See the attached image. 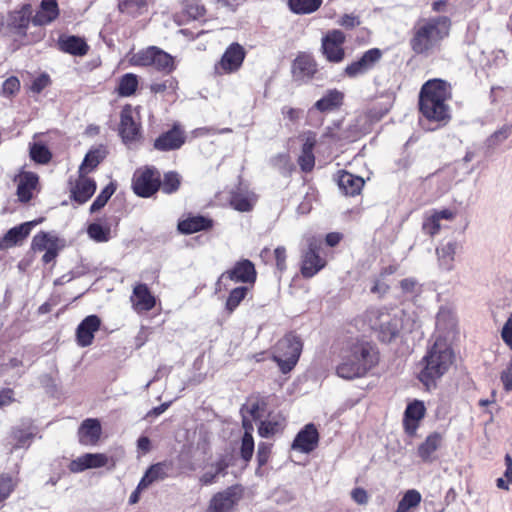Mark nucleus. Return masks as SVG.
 Masks as SVG:
<instances>
[{
  "mask_svg": "<svg viewBox=\"0 0 512 512\" xmlns=\"http://www.w3.org/2000/svg\"><path fill=\"white\" fill-rule=\"evenodd\" d=\"M378 362L379 353L375 346L365 341L348 342L341 348L336 373L346 380L362 378Z\"/></svg>",
  "mask_w": 512,
  "mask_h": 512,
  "instance_id": "obj_1",
  "label": "nucleus"
},
{
  "mask_svg": "<svg viewBox=\"0 0 512 512\" xmlns=\"http://www.w3.org/2000/svg\"><path fill=\"white\" fill-rule=\"evenodd\" d=\"M455 355L449 341L437 336L428 347L422 359L419 380L428 388L435 387L436 381L445 375L454 363Z\"/></svg>",
  "mask_w": 512,
  "mask_h": 512,
  "instance_id": "obj_2",
  "label": "nucleus"
},
{
  "mask_svg": "<svg viewBox=\"0 0 512 512\" xmlns=\"http://www.w3.org/2000/svg\"><path fill=\"white\" fill-rule=\"evenodd\" d=\"M451 97V86L442 79L428 80L421 88L419 108L425 118L446 123L450 119L447 101Z\"/></svg>",
  "mask_w": 512,
  "mask_h": 512,
  "instance_id": "obj_3",
  "label": "nucleus"
},
{
  "mask_svg": "<svg viewBox=\"0 0 512 512\" xmlns=\"http://www.w3.org/2000/svg\"><path fill=\"white\" fill-rule=\"evenodd\" d=\"M450 19L437 16L418 20L412 30L410 46L416 54L429 55L449 35Z\"/></svg>",
  "mask_w": 512,
  "mask_h": 512,
  "instance_id": "obj_4",
  "label": "nucleus"
},
{
  "mask_svg": "<svg viewBox=\"0 0 512 512\" xmlns=\"http://www.w3.org/2000/svg\"><path fill=\"white\" fill-rule=\"evenodd\" d=\"M366 320L370 328L377 333L378 339L387 343L395 339L403 327L400 310L372 308L367 311Z\"/></svg>",
  "mask_w": 512,
  "mask_h": 512,
  "instance_id": "obj_5",
  "label": "nucleus"
},
{
  "mask_svg": "<svg viewBox=\"0 0 512 512\" xmlns=\"http://www.w3.org/2000/svg\"><path fill=\"white\" fill-rule=\"evenodd\" d=\"M303 348L301 339L294 333H288L278 340L272 359L283 374L289 373L297 364Z\"/></svg>",
  "mask_w": 512,
  "mask_h": 512,
  "instance_id": "obj_6",
  "label": "nucleus"
},
{
  "mask_svg": "<svg viewBox=\"0 0 512 512\" xmlns=\"http://www.w3.org/2000/svg\"><path fill=\"white\" fill-rule=\"evenodd\" d=\"M131 63L142 67L153 66L164 73H170L175 68L173 57L156 46H150L135 53Z\"/></svg>",
  "mask_w": 512,
  "mask_h": 512,
  "instance_id": "obj_7",
  "label": "nucleus"
},
{
  "mask_svg": "<svg viewBox=\"0 0 512 512\" xmlns=\"http://www.w3.org/2000/svg\"><path fill=\"white\" fill-rule=\"evenodd\" d=\"M160 185V173L153 167L137 169L132 178V189L139 197H151L160 189Z\"/></svg>",
  "mask_w": 512,
  "mask_h": 512,
  "instance_id": "obj_8",
  "label": "nucleus"
},
{
  "mask_svg": "<svg viewBox=\"0 0 512 512\" xmlns=\"http://www.w3.org/2000/svg\"><path fill=\"white\" fill-rule=\"evenodd\" d=\"M256 278V271L254 265L249 260H242L237 262L230 270L223 272L216 282V291L227 289L229 281L235 283L254 282Z\"/></svg>",
  "mask_w": 512,
  "mask_h": 512,
  "instance_id": "obj_9",
  "label": "nucleus"
},
{
  "mask_svg": "<svg viewBox=\"0 0 512 512\" xmlns=\"http://www.w3.org/2000/svg\"><path fill=\"white\" fill-rule=\"evenodd\" d=\"M241 498L242 491L238 486L228 487L210 499L205 512H232Z\"/></svg>",
  "mask_w": 512,
  "mask_h": 512,
  "instance_id": "obj_10",
  "label": "nucleus"
},
{
  "mask_svg": "<svg viewBox=\"0 0 512 512\" xmlns=\"http://www.w3.org/2000/svg\"><path fill=\"white\" fill-rule=\"evenodd\" d=\"M345 34L338 29L329 31L322 38V52L329 62L339 63L345 57L343 44L345 43Z\"/></svg>",
  "mask_w": 512,
  "mask_h": 512,
  "instance_id": "obj_11",
  "label": "nucleus"
},
{
  "mask_svg": "<svg viewBox=\"0 0 512 512\" xmlns=\"http://www.w3.org/2000/svg\"><path fill=\"white\" fill-rule=\"evenodd\" d=\"M326 264L321 256V242L316 239L309 240L308 250L302 259L301 273L304 277L310 278L317 274Z\"/></svg>",
  "mask_w": 512,
  "mask_h": 512,
  "instance_id": "obj_12",
  "label": "nucleus"
},
{
  "mask_svg": "<svg viewBox=\"0 0 512 512\" xmlns=\"http://www.w3.org/2000/svg\"><path fill=\"white\" fill-rule=\"evenodd\" d=\"M246 52L239 43L230 44L215 69L218 74H230L238 71L243 64Z\"/></svg>",
  "mask_w": 512,
  "mask_h": 512,
  "instance_id": "obj_13",
  "label": "nucleus"
},
{
  "mask_svg": "<svg viewBox=\"0 0 512 512\" xmlns=\"http://www.w3.org/2000/svg\"><path fill=\"white\" fill-rule=\"evenodd\" d=\"M381 57L382 51L380 49H369L358 60L352 62L345 68V74L350 78L364 75L374 68Z\"/></svg>",
  "mask_w": 512,
  "mask_h": 512,
  "instance_id": "obj_14",
  "label": "nucleus"
},
{
  "mask_svg": "<svg viewBox=\"0 0 512 512\" xmlns=\"http://www.w3.org/2000/svg\"><path fill=\"white\" fill-rule=\"evenodd\" d=\"M457 327V318L454 311L447 307L442 306L436 316V331L433 339L442 335L449 341V337L455 333Z\"/></svg>",
  "mask_w": 512,
  "mask_h": 512,
  "instance_id": "obj_15",
  "label": "nucleus"
},
{
  "mask_svg": "<svg viewBox=\"0 0 512 512\" xmlns=\"http://www.w3.org/2000/svg\"><path fill=\"white\" fill-rule=\"evenodd\" d=\"M101 320L97 315H89L84 318L76 329V341L80 347L90 346L94 334L100 328Z\"/></svg>",
  "mask_w": 512,
  "mask_h": 512,
  "instance_id": "obj_16",
  "label": "nucleus"
},
{
  "mask_svg": "<svg viewBox=\"0 0 512 512\" xmlns=\"http://www.w3.org/2000/svg\"><path fill=\"white\" fill-rule=\"evenodd\" d=\"M319 441V434L314 424H307L296 435L292 448L303 453H310L313 451Z\"/></svg>",
  "mask_w": 512,
  "mask_h": 512,
  "instance_id": "obj_17",
  "label": "nucleus"
},
{
  "mask_svg": "<svg viewBox=\"0 0 512 512\" xmlns=\"http://www.w3.org/2000/svg\"><path fill=\"white\" fill-rule=\"evenodd\" d=\"M96 183L93 179L86 176L85 173H79V177L72 184L70 192L71 199L78 204L86 203L95 193Z\"/></svg>",
  "mask_w": 512,
  "mask_h": 512,
  "instance_id": "obj_18",
  "label": "nucleus"
},
{
  "mask_svg": "<svg viewBox=\"0 0 512 512\" xmlns=\"http://www.w3.org/2000/svg\"><path fill=\"white\" fill-rule=\"evenodd\" d=\"M130 300L137 313L150 311L156 304V298L144 283H139L133 288Z\"/></svg>",
  "mask_w": 512,
  "mask_h": 512,
  "instance_id": "obj_19",
  "label": "nucleus"
},
{
  "mask_svg": "<svg viewBox=\"0 0 512 512\" xmlns=\"http://www.w3.org/2000/svg\"><path fill=\"white\" fill-rule=\"evenodd\" d=\"M40 221H28L9 229L0 239V249L10 248L20 244Z\"/></svg>",
  "mask_w": 512,
  "mask_h": 512,
  "instance_id": "obj_20",
  "label": "nucleus"
},
{
  "mask_svg": "<svg viewBox=\"0 0 512 512\" xmlns=\"http://www.w3.org/2000/svg\"><path fill=\"white\" fill-rule=\"evenodd\" d=\"M108 463V457L102 453H86L72 460L69 470L72 473H80L87 469L100 468Z\"/></svg>",
  "mask_w": 512,
  "mask_h": 512,
  "instance_id": "obj_21",
  "label": "nucleus"
},
{
  "mask_svg": "<svg viewBox=\"0 0 512 512\" xmlns=\"http://www.w3.org/2000/svg\"><path fill=\"white\" fill-rule=\"evenodd\" d=\"M119 134L125 143L136 140L139 135V125L133 119L131 106H125L120 114Z\"/></svg>",
  "mask_w": 512,
  "mask_h": 512,
  "instance_id": "obj_22",
  "label": "nucleus"
},
{
  "mask_svg": "<svg viewBox=\"0 0 512 512\" xmlns=\"http://www.w3.org/2000/svg\"><path fill=\"white\" fill-rule=\"evenodd\" d=\"M257 202V195L246 189L238 187L231 192L230 205L239 212L251 211Z\"/></svg>",
  "mask_w": 512,
  "mask_h": 512,
  "instance_id": "obj_23",
  "label": "nucleus"
},
{
  "mask_svg": "<svg viewBox=\"0 0 512 512\" xmlns=\"http://www.w3.org/2000/svg\"><path fill=\"white\" fill-rule=\"evenodd\" d=\"M184 141L183 132L177 126H174L155 140L154 147L159 151H170L180 148Z\"/></svg>",
  "mask_w": 512,
  "mask_h": 512,
  "instance_id": "obj_24",
  "label": "nucleus"
},
{
  "mask_svg": "<svg viewBox=\"0 0 512 512\" xmlns=\"http://www.w3.org/2000/svg\"><path fill=\"white\" fill-rule=\"evenodd\" d=\"M101 424L98 419L88 418L84 420L79 429V441L83 445H95L101 436Z\"/></svg>",
  "mask_w": 512,
  "mask_h": 512,
  "instance_id": "obj_25",
  "label": "nucleus"
},
{
  "mask_svg": "<svg viewBox=\"0 0 512 512\" xmlns=\"http://www.w3.org/2000/svg\"><path fill=\"white\" fill-rule=\"evenodd\" d=\"M59 15L57 0H42L39 10L32 18L36 26H44L53 22Z\"/></svg>",
  "mask_w": 512,
  "mask_h": 512,
  "instance_id": "obj_26",
  "label": "nucleus"
},
{
  "mask_svg": "<svg viewBox=\"0 0 512 512\" xmlns=\"http://www.w3.org/2000/svg\"><path fill=\"white\" fill-rule=\"evenodd\" d=\"M337 182L340 191L347 196L358 195L364 186L363 178L347 171L339 173Z\"/></svg>",
  "mask_w": 512,
  "mask_h": 512,
  "instance_id": "obj_27",
  "label": "nucleus"
},
{
  "mask_svg": "<svg viewBox=\"0 0 512 512\" xmlns=\"http://www.w3.org/2000/svg\"><path fill=\"white\" fill-rule=\"evenodd\" d=\"M170 469L171 464L166 461L151 465L140 480V488H148L153 483L166 479Z\"/></svg>",
  "mask_w": 512,
  "mask_h": 512,
  "instance_id": "obj_28",
  "label": "nucleus"
},
{
  "mask_svg": "<svg viewBox=\"0 0 512 512\" xmlns=\"http://www.w3.org/2000/svg\"><path fill=\"white\" fill-rule=\"evenodd\" d=\"M38 180V175L33 172H24L19 176L17 196L21 202L25 203L31 200Z\"/></svg>",
  "mask_w": 512,
  "mask_h": 512,
  "instance_id": "obj_29",
  "label": "nucleus"
},
{
  "mask_svg": "<svg viewBox=\"0 0 512 512\" xmlns=\"http://www.w3.org/2000/svg\"><path fill=\"white\" fill-rule=\"evenodd\" d=\"M58 45L61 51L74 56H84L89 49L84 39L74 35L61 36Z\"/></svg>",
  "mask_w": 512,
  "mask_h": 512,
  "instance_id": "obj_30",
  "label": "nucleus"
},
{
  "mask_svg": "<svg viewBox=\"0 0 512 512\" xmlns=\"http://www.w3.org/2000/svg\"><path fill=\"white\" fill-rule=\"evenodd\" d=\"M425 407L421 401L410 403L405 410L404 425L407 433L414 434L418 422L424 417Z\"/></svg>",
  "mask_w": 512,
  "mask_h": 512,
  "instance_id": "obj_31",
  "label": "nucleus"
},
{
  "mask_svg": "<svg viewBox=\"0 0 512 512\" xmlns=\"http://www.w3.org/2000/svg\"><path fill=\"white\" fill-rule=\"evenodd\" d=\"M213 221L204 216H192L178 223V230L182 234H193L202 230H208L212 227Z\"/></svg>",
  "mask_w": 512,
  "mask_h": 512,
  "instance_id": "obj_32",
  "label": "nucleus"
},
{
  "mask_svg": "<svg viewBox=\"0 0 512 512\" xmlns=\"http://www.w3.org/2000/svg\"><path fill=\"white\" fill-rule=\"evenodd\" d=\"M344 95L337 89L328 90L321 99L316 101L314 108L320 112H330L342 105Z\"/></svg>",
  "mask_w": 512,
  "mask_h": 512,
  "instance_id": "obj_33",
  "label": "nucleus"
},
{
  "mask_svg": "<svg viewBox=\"0 0 512 512\" xmlns=\"http://www.w3.org/2000/svg\"><path fill=\"white\" fill-rule=\"evenodd\" d=\"M458 248L456 241H448L436 249L440 266L445 270L453 268L454 256Z\"/></svg>",
  "mask_w": 512,
  "mask_h": 512,
  "instance_id": "obj_34",
  "label": "nucleus"
},
{
  "mask_svg": "<svg viewBox=\"0 0 512 512\" xmlns=\"http://www.w3.org/2000/svg\"><path fill=\"white\" fill-rule=\"evenodd\" d=\"M442 442L441 434L434 432L430 434L426 440L419 445L418 455L424 462H431L433 460L432 455L440 447Z\"/></svg>",
  "mask_w": 512,
  "mask_h": 512,
  "instance_id": "obj_35",
  "label": "nucleus"
},
{
  "mask_svg": "<svg viewBox=\"0 0 512 512\" xmlns=\"http://www.w3.org/2000/svg\"><path fill=\"white\" fill-rule=\"evenodd\" d=\"M293 69L295 75L310 78L316 72V63L309 55H299L294 61Z\"/></svg>",
  "mask_w": 512,
  "mask_h": 512,
  "instance_id": "obj_36",
  "label": "nucleus"
},
{
  "mask_svg": "<svg viewBox=\"0 0 512 512\" xmlns=\"http://www.w3.org/2000/svg\"><path fill=\"white\" fill-rule=\"evenodd\" d=\"M105 156L106 151L105 148L102 146L90 150L84 157V160L79 167V173L88 174L100 164V162L105 158Z\"/></svg>",
  "mask_w": 512,
  "mask_h": 512,
  "instance_id": "obj_37",
  "label": "nucleus"
},
{
  "mask_svg": "<svg viewBox=\"0 0 512 512\" xmlns=\"http://www.w3.org/2000/svg\"><path fill=\"white\" fill-rule=\"evenodd\" d=\"M87 234L96 243H106L112 238L110 226L100 223H91L87 227Z\"/></svg>",
  "mask_w": 512,
  "mask_h": 512,
  "instance_id": "obj_38",
  "label": "nucleus"
},
{
  "mask_svg": "<svg viewBox=\"0 0 512 512\" xmlns=\"http://www.w3.org/2000/svg\"><path fill=\"white\" fill-rule=\"evenodd\" d=\"M138 87V78L133 73L124 74L118 83L116 89L117 93L121 97H129L135 93Z\"/></svg>",
  "mask_w": 512,
  "mask_h": 512,
  "instance_id": "obj_39",
  "label": "nucleus"
},
{
  "mask_svg": "<svg viewBox=\"0 0 512 512\" xmlns=\"http://www.w3.org/2000/svg\"><path fill=\"white\" fill-rule=\"evenodd\" d=\"M322 4V0H288L290 10L295 14H310Z\"/></svg>",
  "mask_w": 512,
  "mask_h": 512,
  "instance_id": "obj_40",
  "label": "nucleus"
},
{
  "mask_svg": "<svg viewBox=\"0 0 512 512\" xmlns=\"http://www.w3.org/2000/svg\"><path fill=\"white\" fill-rule=\"evenodd\" d=\"M147 8V0H119L118 9L121 13L136 17Z\"/></svg>",
  "mask_w": 512,
  "mask_h": 512,
  "instance_id": "obj_41",
  "label": "nucleus"
},
{
  "mask_svg": "<svg viewBox=\"0 0 512 512\" xmlns=\"http://www.w3.org/2000/svg\"><path fill=\"white\" fill-rule=\"evenodd\" d=\"M422 500L419 491L410 489L405 492L402 499L399 501L396 512H409L410 509L417 507Z\"/></svg>",
  "mask_w": 512,
  "mask_h": 512,
  "instance_id": "obj_42",
  "label": "nucleus"
},
{
  "mask_svg": "<svg viewBox=\"0 0 512 512\" xmlns=\"http://www.w3.org/2000/svg\"><path fill=\"white\" fill-rule=\"evenodd\" d=\"M226 468L227 464L222 460L212 464L200 477V482L203 485L213 484L219 475L225 474Z\"/></svg>",
  "mask_w": 512,
  "mask_h": 512,
  "instance_id": "obj_43",
  "label": "nucleus"
},
{
  "mask_svg": "<svg viewBox=\"0 0 512 512\" xmlns=\"http://www.w3.org/2000/svg\"><path fill=\"white\" fill-rule=\"evenodd\" d=\"M283 428L284 424L282 420L273 419L261 421L258 427V433L261 437L269 438L281 432Z\"/></svg>",
  "mask_w": 512,
  "mask_h": 512,
  "instance_id": "obj_44",
  "label": "nucleus"
},
{
  "mask_svg": "<svg viewBox=\"0 0 512 512\" xmlns=\"http://www.w3.org/2000/svg\"><path fill=\"white\" fill-rule=\"evenodd\" d=\"M248 292V288L245 286H240L231 290L225 308L231 314L239 304L244 300Z\"/></svg>",
  "mask_w": 512,
  "mask_h": 512,
  "instance_id": "obj_45",
  "label": "nucleus"
},
{
  "mask_svg": "<svg viewBox=\"0 0 512 512\" xmlns=\"http://www.w3.org/2000/svg\"><path fill=\"white\" fill-rule=\"evenodd\" d=\"M241 411H246L254 420H258L265 414L266 401L263 398L251 399L247 406H244Z\"/></svg>",
  "mask_w": 512,
  "mask_h": 512,
  "instance_id": "obj_46",
  "label": "nucleus"
},
{
  "mask_svg": "<svg viewBox=\"0 0 512 512\" xmlns=\"http://www.w3.org/2000/svg\"><path fill=\"white\" fill-rule=\"evenodd\" d=\"M55 245L56 241L50 234L40 232L33 237L31 246L34 251H43Z\"/></svg>",
  "mask_w": 512,
  "mask_h": 512,
  "instance_id": "obj_47",
  "label": "nucleus"
},
{
  "mask_svg": "<svg viewBox=\"0 0 512 512\" xmlns=\"http://www.w3.org/2000/svg\"><path fill=\"white\" fill-rule=\"evenodd\" d=\"M115 192V187L112 183L107 185L100 194L96 197V199L93 201V203L90 206V212L95 213L101 208H103L108 200L111 198V196Z\"/></svg>",
  "mask_w": 512,
  "mask_h": 512,
  "instance_id": "obj_48",
  "label": "nucleus"
},
{
  "mask_svg": "<svg viewBox=\"0 0 512 512\" xmlns=\"http://www.w3.org/2000/svg\"><path fill=\"white\" fill-rule=\"evenodd\" d=\"M30 157L37 163L46 164L51 159V153L45 145L34 143L30 147Z\"/></svg>",
  "mask_w": 512,
  "mask_h": 512,
  "instance_id": "obj_49",
  "label": "nucleus"
},
{
  "mask_svg": "<svg viewBox=\"0 0 512 512\" xmlns=\"http://www.w3.org/2000/svg\"><path fill=\"white\" fill-rule=\"evenodd\" d=\"M180 176L176 172H168L164 174L163 181L160 188L165 194H172L176 192L180 186Z\"/></svg>",
  "mask_w": 512,
  "mask_h": 512,
  "instance_id": "obj_50",
  "label": "nucleus"
},
{
  "mask_svg": "<svg viewBox=\"0 0 512 512\" xmlns=\"http://www.w3.org/2000/svg\"><path fill=\"white\" fill-rule=\"evenodd\" d=\"M16 487L15 479L8 474H0V502L6 500Z\"/></svg>",
  "mask_w": 512,
  "mask_h": 512,
  "instance_id": "obj_51",
  "label": "nucleus"
},
{
  "mask_svg": "<svg viewBox=\"0 0 512 512\" xmlns=\"http://www.w3.org/2000/svg\"><path fill=\"white\" fill-rule=\"evenodd\" d=\"M205 11L204 6L197 0H189L185 4L183 12L188 19L197 20L204 16Z\"/></svg>",
  "mask_w": 512,
  "mask_h": 512,
  "instance_id": "obj_52",
  "label": "nucleus"
},
{
  "mask_svg": "<svg viewBox=\"0 0 512 512\" xmlns=\"http://www.w3.org/2000/svg\"><path fill=\"white\" fill-rule=\"evenodd\" d=\"M254 452V439L250 431L244 432L241 441L240 454L241 458L248 462L251 460Z\"/></svg>",
  "mask_w": 512,
  "mask_h": 512,
  "instance_id": "obj_53",
  "label": "nucleus"
},
{
  "mask_svg": "<svg viewBox=\"0 0 512 512\" xmlns=\"http://www.w3.org/2000/svg\"><path fill=\"white\" fill-rule=\"evenodd\" d=\"M441 229V224L437 216L431 211V213L427 214L424 218L422 224V230L425 234L430 236L436 235Z\"/></svg>",
  "mask_w": 512,
  "mask_h": 512,
  "instance_id": "obj_54",
  "label": "nucleus"
},
{
  "mask_svg": "<svg viewBox=\"0 0 512 512\" xmlns=\"http://www.w3.org/2000/svg\"><path fill=\"white\" fill-rule=\"evenodd\" d=\"M512 125H504L496 130L486 141L488 147H495L505 141L511 134Z\"/></svg>",
  "mask_w": 512,
  "mask_h": 512,
  "instance_id": "obj_55",
  "label": "nucleus"
},
{
  "mask_svg": "<svg viewBox=\"0 0 512 512\" xmlns=\"http://www.w3.org/2000/svg\"><path fill=\"white\" fill-rule=\"evenodd\" d=\"M337 24L347 30H351L358 27L361 24V20L355 14H344L337 20Z\"/></svg>",
  "mask_w": 512,
  "mask_h": 512,
  "instance_id": "obj_56",
  "label": "nucleus"
},
{
  "mask_svg": "<svg viewBox=\"0 0 512 512\" xmlns=\"http://www.w3.org/2000/svg\"><path fill=\"white\" fill-rule=\"evenodd\" d=\"M51 83L50 77L48 74H41L38 77H36L31 84V91L33 93H41L46 87H48Z\"/></svg>",
  "mask_w": 512,
  "mask_h": 512,
  "instance_id": "obj_57",
  "label": "nucleus"
},
{
  "mask_svg": "<svg viewBox=\"0 0 512 512\" xmlns=\"http://www.w3.org/2000/svg\"><path fill=\"white\" fill-rule=\"evenodd\" d=\"M13 437L16 440V447L22 448L30 445L33 434L24 430L17 429L13 432Z\"/></svg>",
  "mask_w": 512,
  "mask_h": 512,
  "instance_id": "obj_58",
  "label": "nucleus"
},
{
  "mask_svg": "<svg viewBox=\"0 0 512 512\" xmlns=\"http://www.w3.org/2000/svg\"><path fill=\"white\" fill-rule=\"evenodd\" d=\"M271 445L265 442H260L257 451V461L259 467L264 466L270 457Z\"/></svg>",
  "mask_w": 512,
  "mask_h": 512,
  "instance_id": "obj_59",
  "label": "nucleus"
},
{
  "mask_svg": "<svg viewBox=\"0 0 512 512\" xmlns=\"http://www.w3.org/2000/svg\"><path fill=\"white\" fill-rule=\"evenodd\" d=\"M501 338L503 342L512 350V312L503 325L501 330Z\"/></svg>",
  "mask_w": 512,
  "mask_h": 512,
  "instance_id": "obj_60",
  "label": "nucleus"
},
{
  "mask_svg": "<svg viewBox=\"0 0 512 512\" xmlns=\"http://www.w3.org/2000/svg\"><path fill=\"white\" fill-rule=\"evenodd\" d=\"M20 88V82L16 77H9L2 85V92L5 96L15 94Z\"/></svg>",
  "mask_w": 512,
  "mask_h": 512,
  "instance_id": "obj_61",
  "label": "nucleus"
},
{
  "mask_svg": "<svg viewBox=\"0 0 512 512\" xmlns=\"http://www.w3.org/2000/svg\"><path fill=\"white\" fill-rule=\"evenodd\" d=\"M298 163L304 172L311 171L315 165L314 154L309 152H302L298 159Z\"/></svg>",
  "mask_w": 512,
  "mask_h": 512,
  "instance_id": "obj_62",
  "label": "nucleus"
},
{
  "mask_svg": "<svg viewBox=\"0 0 512 512\" xmlns=\"http://www.w3.org/2000/svg\"><path fill=\"white\" fill-rule=\"evenodd\" d=\"M400 287L406 294L413 295L419 292L420 285L412 278H406L400 281Z\"/></svg>",
  "mask_w": 512,
  "mask_h": 512,
  "instance_id": "obj_63",
  "label": "nucleus"
},
{
  "mask_svg": "<svg viewBox=\"0 0 512 512\" xmlns=\"http://www.w3.org/2000/svg\"><path fill=\"white\" fill-rule=\"evenodd\" d=\"M501 382L506 391H512V359L510 360L507 367L501 372Z\"/></svg>",
  "mask_w": 512,
  "mask_h": 512,
  "instance_id": "obj_64",
  "label": "nucleus"
}]
</instances>
